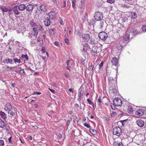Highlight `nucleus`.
<instances>
[{
    "mask_svg": "<svg viewBox=\"0 0 146 146\" xmlns=\"http://www.w3.org/2000/svg\"><path fill=\"white\" fill-rule=\"evenodd\" d=\"M29 24L31 27H33L34 26L36 25L35 23L33 21H31L29 22Z\"/></svg>",
    "mask_w": 146,
    "mask_h": 146,
    "instance_id": "35",
    "label": "nucleus"
},
{
    "mask_svg": "<svg viewBox=\"0 0 146 146\" xmlns=\"http://www.w3.org/2000/svg\"><path fill=\"white\" fill-rule=\"evenodd\" d=\"M13 60L14 61V62L16 63H21L22 62H21V60L20 59H18L17 58H13Z\"/></svg>",
    "mask_w": 146,
    "mask_h": 146,
    "instance_id": "32",
    "label": "nucleus"
},
{
    "mask_svg": "<svg viewBox=\"0 0 146 146\" xmlns=\"http://www.w3.org/2000/svg\"><path fill=\"white\" fill-rule=\"evenodd\" d=\"M84 126L88 128H89V129L90 128V125L87 124L86 123H84Z\"/></svg>",
    "mask_w": 146,
    "mask_h": 146,
    "instance_id": "42",
    "label": "nucleus"
},
{
    "mask_svg": "<svg viewBox=\"0 0 146 146\" xmlns=\"http://www.w3.org/2000/svg\"><path fill=\"white\" fill-rule=\"evenodd\" d=\"M136 123L140 127H142L145 123L144 121L141 119L137 120L136 121Z\"/></svg>",
    "mask_w": 146,
    "mask_h": 146,
    "instance_id": "9",
    "label": "nucleus"
},
{
    "mask_svg": "<svg viewBox=\"0 0 146 146\" xmlns=\"http://www.w3.org/2000/svg\"><path fill=\"white\" fill-rule=\"evenodd\" d=\"M43 28L42 26L39 25H36L33 28V31L36 32L38 33V31L40 30H42Z\"/></svg>",
    "mask_w": 146,
    "mask_h": 146,
    "instance_id": "8",
    "label": "nucleus"
},
{
    "mask_svg": "<svg viewBox=\"0 0 146 146\" xmlns=\"http://www.w3.org/2000/svg\"><path fill=\"white\" fill-rule=\"evenodd\" d=\"M18 6L19 10L21 11H23L26 8V5L24 4H20Z\"/></svg>",
    "mask_w": 146,
    "mask_h": 146,
    "instance_id": "18",
    "label": "nucleus"
},
{
    "mask_svg": "<svg viewBox=\"0 0 146 146\" xmlns=\"http://www.w3.org/2000/svg\"><path fill=\"white\" fill-rule=\"evenodd\" d=\"M133 33L134 35L135 34H137L138 33V31L137 30H135L133 31Z\"/></svg>",
    "mask_w": 146,
    "mask_h": 146,
    "instance_id": "53",
    "label": "nucleus"
},
{
    "mask_svg": "<svg viewBox=\"0 0 146 146\" xmlns=\"http://www.w3.org/2000/svg\"><path fill=\"white\" fill-rule=\"evenodd\" d=\"M65 40V42L67 44H69V43H68V39L67 38H66L65 39V40Z\"/></svg>",
    "mask_w": 146,
    "mask_h": 146,
    "instance_id": "54",
    "label": "nucleus"
},
{
    "mask_svg": "<svg viewBox=\"0 0 146 146\" xmlns=\"http://www.w3.org/2000/svg\"><path fill=\"white\" fill-rule=\"evenodd\" d=\"M95 41L94 39H91L90 41V43L91 44H93L95 43Z\"/></svg>",
    "mask_w": 146,
    "mask_h": 146,
    "instance_id": "46",
    "label": "nucleus"
},
{
    "mask_svg": "<svg viewBox=\"0 0 146 146\" xmlns=\"http://www.w3.org/2000/svg\"><path fill=\"white\" fill-rule=\"evenodd\" d=\"M82 93H81V92L79 93L78 94V101H80L81 100V95L83 94Z\"/></svg>",
    "mask_w": 146,
    "mask_h": 146,
    "instance_id": "40",
    "label": "nucleus"
},
{
    "mask_svg": "<svg viewBox=\"0 0 146 146\" xmlns=\"http://www.w3.org/2000/svg\"><path fill=\"white\" fill-rule=\"evenodd\" d=\"M41 94V93L40 92H34L33 93V94H36L37 95H39Z\"/></svg>",
    "mask_w": 146,
    "mask_h": 146,
    "instance_id": "51",
    "label": "nucleus"
},
{
    "mask_svg": "<svg viewBox=\"0 0 146 146\" xmlns=\"http://www.w3.org/2000/svg\"><path fill=\"white\" fill-rule=\"evenodd\" d=\"M133 109L131 107V106H129L127 109V111L128 113H131L133 111Z\"/></svg>",
    "mask_w": 146,
    "mask_h": 146,
    "instance_id": "33",
    "label": "nucleus"
},
{
    "mask_svg": "<svg viewBox=\"0 0 146 146\" xmlns=\"http://www.w3.org/2000/svg\"><path fill=\"white\" fill-rule=\"evenodd\" d=\"M26 7V10L29 12H31L33 10V7L34 5L31 4H28Z\"/></svg>",
    "mask_w": 146,
    "mask_h": 146,
    "instance_id": "13",
    "label": "nucleus"
},
{
    "mask_svg": "<svg viewBox=\"0 0 146 146\" xmlns=\"http://www.w3.org/2000/svg\"><path fill=\"white\" fill-rule=\"evenodd\" d=\"M18 6L17 5H15L14 6L12 9L13 10L15 15H18L19 14L20 12L18 10Z\"/></svg>",
    "mask_w": 146,
    "mask_h": 146,
    "instance_id": "11",
    "label": "nucleus"
},
{
    "mask_svg": "<svg viewBox=\"0 0 146 146\" xmlns=\"http://www.w3.org/2000/svg\"><path fill=\"white\" fill-rule=\"evenodd\" d=\"M116 114V113L115 112H113L111 113V116L113 117Z\"/></svg>",
    "mask_w": 146,
    "mask_h": 146,
    "instance_id": "55",
    "label": "nucleus"
},
{
    "mask_svg": "<svg viewBox=\"0 0 146 146\" xmlns=\"http://www.w3.org/2000/svg\"><path fill=\"white\" fill-rule=\"evenodd\" d=\"M114 105L116 106H121L122 104V102L121 99L118 98H115L113 100Z\"/></svg>",
    "mask_w": 146,
    "mask_h": 146,
    "instance_id": "5",
    "label": "nucleus"
},
{
    "mask_svg": "<svg viewBox=\"0 0 146 146\" xmlns=\"http://www.w3.org/2000/svg\"><path fill=\"white\" fill-rule=\"evenodd\" d=\"M13 61V59L8 58L4 59L3 61V62L4 63L8 64L9 63L12 64Z\"/></svg>",
    "mask_w": 146,
    "mask_h": 146,
    "instance_id": "24",
    "label": "nucleus"
},
{
    "mask_svg": "<svg viewBox=\"0 0 146 146\" xmlns=\"http://www.w3.org/2000/svg\"><path fill=\"white\" fill-rule=\"evenodd\" d=\"M4 109L5 111H8L9 113L12 110H15V108L13 107L10 103L8 102L5 105Z\"/></svg>",
    "mask_w": 146,
    "mask_h": 146,
    "instance_id": "3",
    "label": "nucleus"
},
{
    "mask_svg": "<svg viewBox=\"0 0 146 146\" xmlns=\"http://www.w3.org/2000/svg\"><path fill=\"white\" fill-rule=\"evenodd\" d=\"M103 17V14L102 12H96L94 14V17L95 19L97 21L101 20Z\"/></svg>",
    "mask_w": 146,
    "mask_h": 146,
    "instance_id": "2",
    "label": "nucleus"
},
{
    "mask_svg": "<svg viewBox=\"0 0 146 146\" xmlns=\"http://www.w3.org/2000/svg\"><path fill=\"white\" fill-rule=\"evenodd\" d=\"M66 1H65L64 2V3H63V7H65L66 6Z\"/></svg>",
    "mask_w": 146,
    "mask_h": 146,
    "instance_id": "58",
    "label": "nucleus"
},
{
    "mask_svg": "<svg viewBox=\"0 0 146 146\" xmlns=\"http://www.w3.org/2000/svg\"><path fill=\"white\" fill-rule=\"evenodd\" d=\"M41 50L44 53L46 51L45 49L44 48H42L41 49Z\"/></svg>",
    "mask_w": 146,
    "mask_h": 146,
    "instance_id": "60",
    "label": "nucleus"
},
{
    "mask_svg": "<svg viewBox=\"0 0 146 146\" xmlns=\"http://www.w3.org/2000/svg\"><path fill=\"white\" fill-rule=\"evenodd\" d=\"M4 145V141L2 140H0V146H3Z\"/></svg>",
    "mask_w": 146,
    "mask_h": 146,
    "instance_id": "44",
    "label": "nucleus"
},
{
    "mask_svg": "<svg viewBox=\"0 0 146 146\" xmlns=\"http://www.w3.org/2000/svg\"><path fill=\"white\" fill-rule=\"evenodd\" d=\"M124 40H123V39L121 40L119 42V44H121V46H123L125 45V44H126V43H124Z\"/></svg>",
    "mask_w": 146,
    "mask_h": 146,
    "instance_id": "39",
    "label": "nucleus"
},
{
    "mask_svg": "<svg viewBox=\"0 0 146 146\" xmlns=\"http://www.w3.org/2000/svg\"><path fill=\"white\" fill-rule=\"evenodd\" d=\"M126 2L129 4H132L134 3L133 0H125Z\"/></svg>",
    "mask_w": 146,
    "mask_h": 146,
    "instance_id": "37",
    "label": "nucleus"
},
{
    "mask_svg": "<svg viewBox=\"0 0 146 146\" xmlns=\"http://www.w3.org/2000/svg\"><path fill=\"white\" fill-rule=\"evenodd\" d=\"M76 1H73L72 2V6L73 8H74L76 7Z\"/></svg>",
    "mask_w": 146,
    "mask_h": 146,
    "instance_id": "45",
    "label": "nucleus"
},
{
    "mask_svg": "<svg viewBox=\"0 0 146 146\" xmlns=\"http://www.w3.org/2000/svg\"><path fill=\"white\" fill-rule=\"evenodd\" d=\"M129 35L128 33L126 34L125 35L123 36V40L124 41V43H127V41L129 39Z\"/></svg>",
    "mask_w": 146,
    "mask_h": 146,
    "instance_id": "17",
    "label": "nucleus"
},
{
    "mask_svg": "<svg viewBox=\"0 0 146 146\" xmlns=\"http://www.w3.org/2000/svg\"><path fill=\"white\" fill-rule=\"evenodd\" d=\"M21 57L23 58H25L26 60H28V56L27 54L25 55L23 54L21 56Z\"/></svg>",
    "mask_w": 146,
    "mask_h": 146,
    "instance_id": "38",
    "label": "nucleus"
},
{
    "mask_svg": "<svg viewBox=\"0 0 146 146\" xmlns=\"http://www.w3.org/2000/svg\"><path fill=\"white\" fill-rule=\"evenodd\" d=\"M0 115L3 119H5L6 118V115L4 112L1 111L0 112Z\"/></svg>",
    "mask_w": 146,
    "mask_h": 146,
    "instance_id": "30",
    "label": "nucleus"
},
{
    "mask_svg": "<svg viewBox=\"0 0 146 146\" xmlns=\"http://www.w3.org/2000/svg\"><path fill=\"white\" fill-rule=\"evenodd\" d=\"M123 110L124 111H127V109L129 106V104L128 102H123Z\"/></svg>",
    "mask_w": 146,
    "mask_h": 146,
    "instance_id": "21",
    "label": "nucleus"
},
{
    "mask_svg": "<svg viewBox=\"0 0 146 146\" xmlns=\"http://www.w3.org/2000/svg\"><path fill=\"white\" fill-rule=\"evenodd\" d=\"M44 22L45 25L46 27L49 26L51 24L50 19L48 17H46L45 19Z\"/></svg>",
    "mask_w": 146,
    "mask_h": 146,
    "instance_id": "15",
    "label": "nucleus"
},
{
    "mask_svg": "<svg viewBox=\"0 0 146 146\" xmlns=\"http://www.w3.org/2000/svg\"><path fill=\"white\" fill-rule=\"evenodd\" d=\"M56 15V13L54 11H52L50 12L48 14V16L52 19L54 20L55 18Z\"/></svg>",
    "mask_w": 146,
    "mask_h": 146,
    "instance_id": "10",
    "label": "nucleus"
},
{
    "mask_svg": "<svg viewBox=\"0 0 146 146\" xmlns=\"http://www.w3.org/2000/svg\"><path fill=\"white\" fill-rule=\"evenodd\" d=\"M137 17V14L135 12H132L131 13V16L130 17L131 19H135Z\"/></svg>",
    "mask_w": 146,
    "mask_h": 146,
    "instance_id": "29",
    "label": "nucleus"
},
{
    "mask_svg": "<svg viewBox=\"0 0 146 146\" xmlns=\"http://www.w3.org/2000/svg\"><path fill=\"white\" fill-rule=\"evenodd\" d=\"M54 45L56 46H58V43L57 42H55L54 43Z\"/></svg>",
    "mask_w": 146,
    "mask_h": 146,
    "instance_id": "63",
    "label": "nucleus"
},
{
    "mask_svg": "<svg viewBox=\"0 0 146 146\" xmlns=\"http://www.w3.org/2000/svg\"><path fill=\"white\" fill-rule=\"evenodd\" d=\"M83 2L82 1H81L78 3L77 5L79 7L81 8L83 6Z\"/></svg>",
    "mask_w": 146,
    "mask_h": 146,
    "instance_id": "34",
    "label": "nucleus"
},
{
    "mask_svg": "<svg viewBox=\"0 0 146 146\" xmlns=\"http://www.w3.org/2000/svg\"><path fill=\"white\" fill-rule=\"evenodd\" d=\"M11 112H10V115L12 116H15V112L13 111V110H12V111H11Z\"/></svg>",
    "mask_w": 146,
    "mask_h": 146,
    "instance_id": "43",
    "label": "nucleus"
},
{
    "mask_svg": "<svg viewBox=\"0 0 146 146\" xmlns=\"http://www.w3.org/2000/svg\"><path fill=\"white\" fill-rule=\"evenodd\" d=\"M142 30L143 31H146V25H143L142 27Z\"/></svg>",
    "mask_w": 146,
    "mask_h": 146,
    "instance_id": "47",
    "label": "nucleus"
},
{
    "mask_svg": "<svg viewBox=\"0 0 146 146\" xmlns=\"http://www.w3.org/2000/svg\"><path fill=\"white\" fill-rule=\"evenodd\" d=\"M114 146H122L121 141H115L113 143Z\"/></svg>",
    "mask_w": 146,
    "mask_h": 146,
    "instance_id": "20",
    "label": "nucleus"
},
{
    "mask_svg": "<svg viewBox=\"0 0 146 146\" xmlns=\"http://www.w3.org/2000/svg\"><path fill=\"white\" fill-rule=\"evenodd\" d=\"M114 1L115 0H107L108 2L110 3H113Z\"/></svg>",
    "mask_w": 146,
    "mask_h": 146,
    "instance_id": "52",
    "label": "nucleus"
},
{
    "mask_svg": "<svg viewBox=\"0 0 146 146\" xmlns=\"http://www.w3.org/2000/svg\"><path fill=\"white\" fill-rule=\"evenodd\" d=\"M49 33L52 36H53L55 35V31L54 29H50L49 30Z\"/></svg>",
    "mask_w": 146,
    "mask_h": 146,
    "instance_id": "26",
    "label": "nucleus"
},
{
    "mask_svg": "<svg viewBox=\"0 0 146 146\" xmlns=\"http://www.w3.org/2000/svg\"><path fill=\"white\" fill-rule=\"evenodd\" d=\"M109 84H113L115 82V80L112 77H109L108 78Z\"/></svg>",
    "mask_w": 146,
    "mask_h": 146,
    "instance_id": "23",
    "label": "nucleus"
},
{
    "mask_svg": "<svg viewBox=\"0 0 146 146\" xmlns=\"http://www.w3.org/2000/svg\"><path fill=\"white\" fill-rule=\"evenodd\" d=\"M102 102V98L99 97L98 99V104L99 105H101Z\"/></svg>",
    "mask_w": 146,
    "mask_h": 146,
    "instance_id": "41",
    "label": "nucleus"
},
{
    "mask_svg": "<svg viewBox=\"0 0 146 146\" xmlns=\"http://www.w3.org/2000/svg\"><path fill=\"white\" fill-rule=\"evenodd\" d=\"M90 132L93 135H95L96 133V131L95 129L90 128Z\"/></svg>",
    "mask_w": 146,
    "mask_h": 146,
    "instance_id": "36",
    "label": "nucleus"
},
{
    "mask_svg": "<svg viewBox=\"0 0 146 146\" xmlns=\"http://www.w3.org/2000/svg\"><path fill=\"white\" fill-rule=\"evenodd\" d=\"M117 59L115 57L113 58L111 60L112 64L115 65V66H117Z\"/></svg>",
    "mask_w": 146,
    "mask_h": 146,
    "instance_id": "25",
    "label": "nucleus"
},
{
    "mask_svg": "<svg viewBox=\"0 0 146 146\" xmlns=\"http://www.w3.org/2000/svg\"><path fill=\"white\" fill-rule=\"evenodd\" d=\"M103 62L102 61L100 64L99 65V68L100 69L101 68L103 64Z\"/></svg>",
    "mask_w": 146,
    "mask_h": 146,
    "instance_id": "49",
    "label": "nucleus"
},
{
    "mask_svg": "<svg viewBox=\"0 0 146 146\" xmlns=\"http://www.w3.org/2000/svg\"><path fill=\"white\" fill-rule=\"evenodd\" d=\"M38 33L33 31H32L29 33V37L31 39H35L37 37Z\"/></svg>",
    "mask_w": 146,
    "mask_h": 146,
    "instance_id": "7",
    "label": "nucleus"
},
{
    "mask_svg": "<svg viewBox=\"0 0 146 146\" xmlns=\"http://www.w3.org/2000/svg\"><path fill=\"white\" fill-rule=\"evenodd\" d=\"M101 51V48L100 47L94 46L92 48L91 53L94 55H95V54L98 53Z\"/></svg>",
    "mask_w": 146,
    "mask_h": 146,
    "instance_id": "4",
    "label": "nucleus"
},
{
    "mask_svg": "<svg viewBox=\"0 0 146 146\" xmlns=\"http://www.w3.org/2000/svg\"><path fill=\"white\" fill-rule=\"evenodd\" d=\"M5 126V122L2 119H0V127L3 128Z\"/></svg>",
    "mask_w": 146,
    "mask_h": 146,
    "instance_id": "27",
    "label": "nucleus"
},
{
    "mask_svg": "<svg viewBox=\"0 0 146 146\" xmlns=\"http://www.w3.org/2000/svg\"><path fill=\"white\" fill-rule=\"evenodd\" d=\"M32 128L34 129H36L38 128V127L36 125H34L32 126Z\"/></svg>",
    "mask_w": 146,
    "mask_h": 146,
    "instance_id": "50",
    "label": "nucleus"
},
{
    "mask_svg": "<svg viewBox=\"0 0 146 146\" xmlns=\"http://www.w3.org/2000/svg\"><path fill=\"white\" fill-rule=\"evenodd\" d=\"M13 67H9V66H7V68L8 69H10V70H13Z\"/></svg>",
    "mask_w": 146,
    "mask_h": 146,
    "instance_id": "61",
    "label": "nucleus"
},
{
    "mask_svg": "<svg viewBox=\"0 0 146 146\" xmlns=\"http://www.w3.org/2000/svg\"><path fill=\"white\" fill-rule=\"evenodd\" d=\"M113 133L114 135L117 136H120L122 134V129L121 128L118 126L114 127L113 130Z\"/></svg>",
    "mask_w": 146,
    "mask_h": 146,
    "instance_id": "1",
    "label": "nucleus"
},
{
    "mask_svg": "<svg viewBox=\"0 0 146 146\" xmlns=\"http://www.w3.org/2000/svg\"><path fill=\"white\" fill-rule=\"evenodd\" d=\"M83 48L82 50V52H86L87 50H89L90 48L87 43H85L82 45Z\"/></svg>",
    "mask_w": 146,
    "mask_h": 146,
    "instance_id": "16",
    "label": "nucleus"
},
{
    "mask_svg": "<svg viewBox=\"0 0 146 146\" xmlns=\"http://www.w3.org/2000/svg\"><path fill=\"white\" fill-rule=\"evenodd\" d=\"M136 114L139 116H141L144 114V111L142 110L139 109L136 112Z\"/></svg>",
    "mask_w": 146,
    "mask_h": 146,
    "instance_id": "22",
    "label": "nucleus"
},
{
    "mask_svg": "<svg viewBox=\"0 0 146 146\" xmlns=\"http://www.w3.org/2000/svg\"><path fill=\"white\" fill-rule=\"evenodd\" d=\"M17 69L19 71L20 74L22 75H25V72L23 69L21 68V67H18Z\"/></svg>",
    "mask_w": 146,
    "mask_h": 146,
    "instance_id": "28",
    "label": "nucleus"
},
{
    "mask_svg": "<svg viewBox=\"0 0 146 146\" xmlns=\"http://www.w3.org/2000/svg\"><path fill=\"white\" fill-rule=\"evenodd\" d=\"M58 136L59 137V139H61L62 137V135L61 134H59L58 135Z\"/></svg>",
    "mask_w": 146,
    "mask_h": 146,
    "instance_id": "62",
    "label": "nucleus"
},
{
    "mask_svg": "<svg viewBox=\"0 0 146 146\" xmlns=\"http://www.w3.org/2000/svg\"><path fill=\"white\" fill-rule=\"evenodd\" d=\"M70 61V60H68L66 62V64L67 65V66H68L69 65V62Z\"/></svg>",
    "mask_w": 146,
    "mask_h": 146,
    "instance_id": "59",
    "label": "nucleus"
},
{
    "mask_svg": "<svg viewBox=\"0 0 146 146\" xmlns=\"http://www.w3.org/2000/svg\"><path fill=\"white\" fill-rule=\"evenodd\" d=\"M98 36L100 39L103 40H105L107 38L108 35L106 33L102 31L99 33Z\"/></svg>",
    "mask_w": 146,
    "mask_h": 146,
    "instance_id": "6",
    "label": "nucleus"
},
{
    "mask_svg": "<svg viewBox=\"0 0 146 146\" xmlns=\"http://www.w3.org/2000/svg\"><path fill=\"white\" fill-rule=\"evenodd\" d=\"M83 40L84 42L88 41L90 38L89 35L87 34H84L82 35Z\"/></svg>",
    "mask_w": 146,
    "mask_h": 146,
    "instance_id": "12",
    "label": "nucleus"
},
{
    "mask_svg": "<svg viewBox=\"0 0 146 146\" xmlns=\"http://www.w3.org/2000/svg\"><path fill=\"white\" fill-rule=\"evenodd\" d=\"M39 7L41 11H46L48 8L46 6L43 5L42 4L40 5Z\"/></svg>",
    "mask_w": 146,
    "mask_h": 146,
    "instance_id": "19",
    "label": "nucleus"
},
{
    "mask_svg": "<svg viewBox=\"0 0 146 146\" xmlns=\"http://www.w3.org/2000/svg\"><path fill=\"white\" fill-rule=\"evenodd\" d=\"M70 66L69 65L68 66H67L66 67V69H67L68 70H70Z\"/></svg>",
    "mask_w": 146,
    "mask_h": 146,
    "instance_id": "64",
    "label": "nucleus"
},
{
    "mask_svg": "<svg viewBox=\"0 0 146 146\" xmlns=\"http://www.w3.org/2000/svg\"><path fill=\"white\" fill-rule=\"evenodd\" d=\"M87 101L89 103V104L90 105L92 104V102L89 99H87Z\"/></svg>",
    "mask_w": 146,
    "mask_h": 146,
    "instance_id": "56",
    "label": "nucleus"
},
{
    "mask_svg": "<svg viewBox=\"0 0 146 146\" xmlns=\"http://www.w3.org/2000/svg\"><path fill=\"white\" fill-rule=\"evenodd\" d=\"M31 46H36L37 44L35 40H33V39H31Z\"/></svg>",
    "mask_w": 146,
    "mask_h": 146,
    "instance_id": "31",
    "label": "nucleus"
},
{
    "mask_svg": "<svg viewBox=\"0 0 146 146\" xmlns=\"http://www.w3.org/2000/svg\"><path fill=\"white\" fill-rule=\"evenodd\" d=\"M1 9L3 12H6L8 11L10 12L12 10V9L9 7H6L5 6H2L1 7Z\"/></svg>",
    "mask_w": 146,
    "mask_h": 146,
    "instance_id": "14",
    "label": "nucleus"
},
{
    "mask_svg": "<svg viewBox=\"0 0 146 146\" xmlns=\"http://www.w3.org/2000/svg\"><path fill=\"white\" fill-rule=\"evenodd\" d=\"M93 66L92 65H91L88 68V69L89 70H91L92 71L93 70Z\"/></svg>",
    "mask_w": 146,
    "mask_h": 146,
    "instance_id": "48",
    "label": "nucleus"
},
{
    "mask_svg": "<svg viewBox=\"0 0 146 146\" xmlns=\"http://www.w3.org/2000/svg\"><path fill=\"white\" fill-rule=\"evenodd\" d=\"M69 119H70L69 120H67V123L68 124H69L70 123V121H71L72 120V118H70Z\"/></svg>",
    "mask_w": 146,
    "mask_h": 146,
    "instance_id": "57",
    "label": "nucleus"
}]
</instances>
